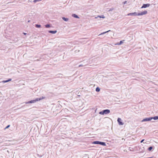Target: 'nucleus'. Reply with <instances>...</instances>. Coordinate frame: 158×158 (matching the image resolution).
<instances>
[{"label": "nucleus", "instance_id": "20", "mask_svg": "<svg viewBox=\"0 0 158 158\" xmlns=\"http://www.w3.org/2000/svg\"><path fill=\"white\" fill-rule=\"evenodd\" d=\"M110 31V30H108V31H105V32H103L102 33H101L100 34V35H102V34H104L107 32H109Z\"/></svg>", "mask_w": 158, "mask_h": 158}, {"label": "nucleus", "instance_id": "16", "mask_svg": "<svg viewBox=\"0 0 158 158\" xmlns=\"http://www.w3.org/2000/svg\"><path fill=\"white\" fill-rule=\"evenodd\" d=\"M124 41V40H121L119 43H117V44H118V45H121L122 43H123V41Z\"/></svg>", "mask_w": 158, "mask_h": 158}, {"label": "nucleus", "instance_id": "25", "mask_svg": "<svg viewBox=\"0 0 158 158\" xmlns=\"http://www.w3.org/2000/svg\"><path fill=\"white\" fill-rule=\"evenodd\" d=\"M127 3V1H124V2H123V4H126Z\"/></svg>", "mask_w": 158, "mask_h": 158}, {"label": "nucleus", "instance_id": "29", "mask_svg": "<svg viewBox=\"0 0 158 158\" xmlns=\"http://www.w3.org/2000/svg\"><path fill=\"white\" fill-rule=\"evenodd\" d=\"M131 148L130 147H129V149L130 151H132V150L131 149H130Z\"/></svg>", "mask_w": 158, "mask_h": 158}, {"label": "nucleus", "instance_id": "21", "mask_svg": "<svg viewBox=\"0 0 158 158\" xmlns=\"http://www.w3.org/2000/svg\"><path fill=\"white\" fill-rule=\"evenodd\" d=\"M143 149H142L141 151H140V152L141 153H143L145 151V149L144 147H143Z\"/></svg>", "mask_w": 158, "mask_h": 158}, {"label": "nucleus", "instance_id": "4", "mask_svg": "<svg viewBox=\"0 0 158 158\" xmlns=\"http://www.w3.org/2000/svg\"><path fill=\"white\" fill-rule=\"evenodd\" d=\"M148 13V11L147 10H145L141 12L138 13V16L143 15L147 14Z\"/></svg>", "mask_w": 158, "mask_h": 158}, {"label": "nucleus", "instance_id": "10", "mask_svg": "<svg viewBox=\"0 0 158 158\" xmlns=\"http://www.w3.org/2000/svg\"><path fill=\"white\" fill-rule=\"evenodd\" d=\"M57 32V31L56 30L55 31H49L48 32L49 33H51L52 34H55Z\"/></svg>", "mask_w": 158, "mask_h": 158}, {"label": "nucleus", "instance_id": "3", "mask_svg": "<svg viewBox=\"0 0 158 158\" xmlns=\"http://www.w3.org/2000/svg\"><path fill=\"white\" fill-rule=\"evenodd\" d=\"M92 143L94 144H100L103 146H106V143L103 142L96 141H94Z\"/></svg>", "mask_w": 158, "mask_h": 158}, {"label": "nucleus", "instance_id": "6", "mask_svg": "<svg viewBox=\"0 0 158 158\" xmlns=\"http://www.w3.org/2000/svg\"><path fill=\"white\" fill-rule=\"evenodd\" d=\"M117 121L119 125H123V123L121 119L119 118H118L117 119Z\"/></svg>", "mask_w": 158, "mask_h": 158}, {"label": "nucleus", "instance_id": "1", "mask_svg": "<svg viewBox=\"0 0 158 158\" xmlns=\"http://www.w3.org/2000/svg\"><path fill=\"white\" fill-rule=\"evenodd\" d=\"M44 97H42L39 98H36L34 100H31V101L25 102V103L26 104L35 103L36 102L39 101L43 99L44 98Z\"/></svg>", "mask_w": 158, "mask_h": 158}, {"label": "nucleus", "instance_id": "26", "mask_svg": "<svg viewBox=\"0 0 158 158\" xmlns=\"http://www.w3.org/2000/svg\"><path fill=\"white\" fill-rule=\"evenodd\" d=\"M144 139H142V140L141 141H140V143H142L143 142V141H144Z\"/></svg>", "mask_w": 158, "mask_h": 158}, {"label": "nucleus", "instance_id": "19", "mask_svg": "<svg viewBox=\"0 0 158 158\" xmlns=\"http://www.w3.org/2000/svg\"><path fill=\"white\" fill-rule=\"evenodd\" d=\"M45 26L46 28H49L50 27V25L49 24H46V25H45Z\"/></svg>", "mask_w": 158, "mask_h": 158}, {"label": "nucleus", "instance_id": "14", "mask_svg": "<svg viewBox=\"0 0 158 158\" xmlns=\"http://www.w3.org/2000/svg\"><path fill=\"white\" fill-rule=\"evenodd\" d=\"M35 27L36 28H39L41 27V26L40 25L36 24L35 25Z\"/></svg>", "mask_w": 158, "mask_h": 158}, {"label": "nucleus", "instance_id": "24", "mask_svg": "<svg viewBox=\"0 0 158 158\" xmlns=\"http://www.w3.org/2000/svg\"><path fill=\"white\" fill-rule=\"evenodd\" d=\"M114 9V8H110L109 10V11H112V10H113Z\"/></svg>", "mask_w": 158, "mask_h": 158}, {"label": "nucleus", "instance_id": "11", "mask_svg": "<svg viewBox=\"0 0 158 158\" xmlns=\"http://www.w3.org/2000/svg\"><path fill=\"white\" fill-rule=\"evenodd\" d=\"M72 16L75 18H77V19H79V17L77 15L75 14H73L72 15Z\"/></svg>", "mask_w": 158, "mask_h": 158}, {"label": "nucleus", "instance_id": "8", "mask_svg": "<svg viewBox=\"0 0 158 158\" xmlns=\"http://www.w3.org/2000/svg\"><path fill=\"white\" fill-rule=\"evenodd\" d=\"M127 15L128 16H132V15H134V16H137L138 15V13H137L136 12H134L133 13H129Z\"/></svg>", "mask_w": 158, "mask_h": 158}, {"label": "nucleus", "instance_id": "15", "mask_svg": "<svg viewBox=\"0 0 158 158\" xmlns=\"http://www.w3.org/2000/svg\"><path fill=\"white\" fill-rule=\"evenodd\" d=\"M152 119H154L155 120L158 119V116H155L154 117H152Z\"/></svg>", "mask_w": 158, "mask_h": 158}, {"label": "nucleus", "instance_id": "30", "mask_svg": "<svg viewBox=\"0 0 158 158\" xmlns=\"http://www.w3.org/2000/svg\"><path fill=\"white\" fill-rule=\"evenodd\" d=\"M30 20H28V22H30Z\"/></svg>", "mask_w": 158, "mask_h": 158}, {"label": "nucleus", "instance_id": "13", "mask_svg": "<svg viewBox=\"0 0 158 158\" xmlns=\"http://www.w3.org/2000/svg\"><path fill=\"white\" fill-rule=\"evenodd\" d=\"M62 19L64 20V21H65L66 22L68 21L69 20V19L68 18H65L64 17H62Z\"/></svg>", "mask_w": 158, "mask_h": 158}, {"label": "nucleus", "instance_id": "7", "mask_svg": "<svg viewBox=\"0 0 158 158\" xmlns=\"http://www.w3.org/2000/svg\"><path fill=\"white\" fill-rule=\"evenodd\" d=\"M150 6V4L149 3L143 4V6L141 7V8H146L149 7Z\"/></svg>", "mask_w": 158, "mask_h": 158}, {"label": "nucleus", "instance_id": "22", "mask_svg": "<svg viewBox=\"0 0 158 158\" xmlns=\"http://www.w3.org/2000/svg\"><path fill=\"white\" fill-rule=\"evenodd\" d=\"M37 156L38 157H39V158L41 157L42 156V155H40L39 154H37Z\"/></svg>", "mask_w": 158, "mask_h": 158}, {"label": "nucleus", "instance_id": "5", "mask_svg": "<svg viewBox=\"0 0 158 158\" xmlns=\"http://www.w3.org/2000/svg\"><path fill=\"white\" fill-rule=\"evenodd\" d=\"M152 119V117L145 118L142 121V122H147L151 121Z\"/></svg>", "mask_w": 158, "mask_h": 158}, {"label": "nucleus", "instance_id": "27", "mask_svg": "<svg viewBox=\"0 0 158 158\" xmlns=\"http://www.w3.org/2000/svg\"><path fill=\"white\" fill-rule=\"evenodd\" d=\"M83 66V65H82L81 64V65H79V67H81V66Z\"/></svg>", "mask_w": 158, "mask_h": 158}, {"label": "nucleus", "instance_id": "28", "mask_svg": "<svg viewBox=\"0 0 158 158\" xmlns=\"http://www.w3.org/2000/svg\"><path fill=\"white\" fill-rule=\"evenodd\" d=\"M23 34L24 35H26L27 34V33H25V32H23Z\"/></svg>", "mask_w": 158, "mask_h": 158}, {"label": "nucleus", "instance_id": "17", "mask_svg": "<svg viewBox=\"0 0 158 158\" xmlns=\"http://www.w3.org/2000/svg\"><path fill=\"white\" fill-rule=\"evenodd\" d=\"M153 148V147L152 146H150L148 148V150L149 151H151L152 149Z\"/></svg>", "mask_w": 158, "mask_h": 158}, {"label": "nucleus", "instance_id": "23", "mask_svg": "<svg viewBox=\"0 0 158 158\" xmlns=\"http://www.w3.org/2000/svg\"><path fill=\"white\" fill-rule=\"evenodd\" d=\"M10 125H8L5 128V129L7 128H9L10 127Z\"/></svg>", "mask_w": 158, "mask_h": 158}, {"label": "nucleus", "instance_id": "2", "mask_svg": "<svg viewBox=\"0 0 158 158\" xmlns=\"http://www.w3.org/2000/svg\"><path fill=\"white\" fill-rule=\"evenodd\" d=\"M110 112V111L109 109H106L102 110V111L99 112V114L102 115L104 114H109Z\"/></svg>", "mask_w": 158, "mask_h": 158}, {"label": "nucleus", "instance_id": "12", "mask_svg": "<svg viewBox=\"0 0 158 158\" xmlns=\"http://www.w3.org/2000/svg\"><path fill=\"white\" fill-rule=\"evenodd\" d=\"M98 17H99L100 18H102L103 19L105 18V17L103 15H98L97 17H95V18H97Z\"/></svg>", "mask_w": 158, "mask_h": 158}, {"label": "nucleus", "instance_id": "18", "mask_svg": "<svg viewBox=\"0 0 158 158\" xmlns=\"http://www.w3.org/2000/svg\"><path fill=\"white\" fill-rule=\"evenodd\" d=\"M100 89L99 87H97L96 89V91L97 92H98L100 91Z\"/></svg>", "mask_w": 158, "mask_h": 158}, {"label": "nucleus", "instance_id": "9", "mask_svg": "<svg viewBox=\"0 0 158 158\" xmlns=\"http://www.w3.org/2000/svg\"><path fill=\"white\" fill-rule=\"evenodd\" d=\"M11 80H12L11 79L9 78L7 80H3V81H2V82L3 83H6V82H8L9 81H11Z\"/></svg>", "mask_w": 158, "mask_h": 158}]
</instances>
